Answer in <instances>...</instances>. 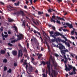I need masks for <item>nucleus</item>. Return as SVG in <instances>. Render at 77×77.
Masks as SVG:
<instances>
[{
	"instance_id": "nucleus-43",
	"label": "nucleus",
	"mask_w": 77,
	"mask_h": 77,
	"mask_svg": "<svg viewBox=\"0 0 77 77\" xmlns=\"http://www.w3.org/2000/svg\"><path fill=\"white\" fill-rule=\"evenodd\" d=\"M56 22L57 23H58V24H60V21L57 20V21H56Z\"/></svg>"
},
{
	"instance_id": "nucleus-63",
	"label": "nucleus",
	"mask_w": 77,
	"mask_h": 77,
	"mask_svg": "<svg viewBox=\"0 0 77 77\" xmlns=\"http://www.w3.org/2000/svg\"><path fill=\"white\" fill-rule=\"evenodd\" d=\"M68 76H69V75H68V74H66V77H68Z\"/></svg>"
},
{
	"instance_id": "nucleus-33",
	"label": "nucleus",
	"mask_w": 77,
	"mask_h": 77,
	"mask_svg": "<svg viewBox=\"0 0 77 77\" xmlns=\"http://www.w3.org/2000/svg\"><path fill=\"white\" fill-rule=\"evenodd\" d=\"M8 21L9 22H12V21H14V20H12V19H9L8 20Z\"/></svg>"
},
{
	"instance_id": "nucleus-14",
	"label": "nucleus",
	"mask_w": 77,
	"mask_h": 77,
	"mask_svg": "<svg viewBox=\"0 0 77 77\" xmlns=\"http://www.w3.org/2000/svg\"><path fill=\"white\" fill-rule=\"evenodd\" d=\"M33 22L35 24V25H38V24H39V22L37 20H35L34 21H33Z\"/></svg>"
},
{
	"instance_id": "nucleus-49",
	"label": "nucleus",
	"mask_w": 77,
	"mask_h": 77,
	"mask_svg": "<svg viewBox=\"0 0 77 77\" xmlns=\"http://www.w3.org/2000/svg\"><path fill=\"white\" fill-rule=\"evenodd\" d=\"M29 0L30 3H31V5H32V0Z\"/></svg>"
},
{
	"instance_id": "nucleus-10",
	"label": "nucleus",
	"mask_w": 77,
	"mask_h": 77,
	"mask_svg": "<svg viewBox=\"0 0 77 77\" xmlns=\"http://www.w3.org/2000/svg\"><path fill=\"white\" fill-rule=\"evenodd\" d=\"M24 35L22 34H20V40H21L24 38Z\"/></svg>"
},
{
	"instance_id": "nucleus-1",
	"label": "nucleus",
	"mask_w": 77,
	"mask_h": 77,
	"mask_svg": "<svg viewBox=\"0 0 77 77\" xmlns=\"http://www.w3.org/2000/svg\"><path fill=\"white\" fill-rule=\"evenodd\" d=\"M64 61V63H65V70L66 71H71V69H73V72H71V73L69 72V74L70 75H73V74H76V69H75V67H74L72 65H69L68 64V66L69 68H68V66L67 65H66V63H67V60H68V59H66Z\"/></svg>"
},
{
	"instance_id": "nucleus-61",
	"label": "nucleus",
	"mask_w": 77,
	"mask_h": 77,
	"mask_svg": "<svg viewBox=\"0 0 77 77\" xmlns=\"http://www.w3.org/2000/svg\"><path fill=\"white\" fill-rule=\"evenodd\" d=\"M57 18L58 20H60V17H59L58 16H57Z\"/></svg>"
},
{
	"instance_id": "nucleus-57",
	"label": "nucleus",
	"mask_w": 77,
	"mask_h": 77,
	"mask_svg": "<svg viewBox=\"0 0 77 77\" xmlns=\"http://www.w3.org/2000/svg\"><path fill=\"white\" fill-rule=\"evenodd\" d=\"M52 60L53 64H54V60L53 59V60Z\"/></svg>"
},
{
	"instance_id": "nucleus-8",
	"label": "nucleus",
	"mask_w": 77,
	"mask_h": 77,
	"mask_svg": "<svg viewBox=\"0 0 77 77\" xmlns=\"http://www.w3.org/2000/svg\"><path fill=\"white\" fill-rule=\"evenodd\" d=\"M20 14H21L22 16V17H25L26 16V14H24V11H20Z\"/></svg>"
},
{
	"instance_id": "nucleus-16",
	"label": "nucleus",
	"mask_w": 77,
	"mask_h": 77,
	"mask_svg": "<svg viewBox=\"0 0 77 77\" xmlns=\"http://www.w3.org/2000/svg\"><path fill=\"white\" fill-rule=\"evenodd\" d=\"M23 54L22 53V49H20V56L21 57L23 56Z\"/></svg>"
},
{
	"instance_id": "nucleus-64",
	"label": "nucleus",
	"mask_w": 77,
	"mask_h": 77,
	"mask_svg": "<svg viewBox=\"0 0 77 77\" xmlns=\"http://www.w3.org/2000/svg\"><path fill=\"white\" fill-rule=\"evenodd\" d=\"M71 38H72V39H75V38H74V37L72 36Z\"/></svg>"
},
{
	"instance_id": "nucleus-6",
	"label": "nucleus",
	"mask_w": 77,
	"mask_h": 77,
	"mask_svg": "<svg viewBox=\"0 0 77 77\" xmlns=\"http://www.w3.org/2000/svg\"><path fill=\"white\" fill-rule=\"evenodd\" d=\"M29 71H32V70L33 69L34 67H32L31 65H30V63H29Z\"/></svg>"
},
{
	"instance_id": "nucleus-35",
	"label": "nucleus",
	"mask_w": 77,
	"mask_h": 77,
	"mask_svg": "<svg viewBox=\"0 0 77 77\" xmlns=\"http://www.w3.org/2000/svg\"><path fill=\"white\" fill-rule=\"evenodd\" d=\"M51 8H50L48 10V12H49V13H51V12H52V11H51Z\"/></svg>"
},
{
	"instance_id": "nucleus-48",
	"label": "nucleus",
	"mask_w": 77,
	"mask_h": 77,
	"mask_svg": "<svg viewBox=\"0 0 77 77\" xmlns=\"http://www.w3.org/2000/svg\"><path fill=\"white\" fill-rule=\"evenodd\" d=\"M20 57V50H18V58Z\"/></svg>"
},
{
	"instance_id": "nucleus-23",
	"label": "nucleus",
	"mask_w": 77,
	"mask_h": 77,
	"mask_svg": "<svg viewBox=\"0 0 77 77\" xmlns=\"http://www.w3.org/2000/svg\"><path fill=\"white\" fill-rule=\"evenodd\" d=\"M25 24H26V22H25V21H23L22 26H24V28H25Z\"/></svg>"
},
{
	"instance_id": "nucleus-37",
	"label": "nucleus",
	"mask_w": 77,
	"mask_h": 77,
	"mask_svg": "<svg viewBox=\"0 0 77 77\" xmlns=\"http://www.w3.org/2000/svg\"><path fill=\"white\" fill-rule=\"evenodd\" d=\"M8 34H7L6 35H4V37L6 38H8Z\"/></svg>"
},
{
	"instance_id": "nucleus-26",
	"label": "nucleus",
	"mask_w": 77,
	"mask_h": 77,
	"mask_svg": "<svg viewBox=\"0 0 77 77\" xmlns=\"http://www.w3.org/2000/svg\"><path fill=\"white\" fill-rule=\"evenodd\" d=\"M49 32L50 33V36H51L54 34V32H53V31H51V32Z\"/></svg>"
},
{
	"instance_id": "nucleus-50",
	"label": "nucleus",
	"mask_w": 77,
	"mask_h": 77,
	"mask_svg": "<svg viewBox=\"0 0 77 77\" xmlns=\"http://www.w3.org/2000/svg\"><path fill=\"white\" fill-rule=\"evenodd\" d=\"M52 28L54 30H55L56 29V28L54 27V26H52Z\"/></svg>"
},
{
	"instance_id": "nucleus-32",
	"label": "nucleus",
	"mask_w": 77,
	"mask_h": 77,
	"mask_svg": "<svg viewBox=\"0 0 77 77\" xmlns=\"http://www.w3.org/2000/svg\"><path fill=\"white\" fill-rule=\"evenodd\" d=\"M3 62L6 63V62H7V59H4L3 60Z\"/></svg>"
},
{
	"instance_id": "nucleus-34",
	"label": "nucleus",
	"mask_w": 77,
	"mask_h": 77,
	"mask_svg": "<svg viewBox=\"0 0 77 77\" xmlns=\"http://www.w3.org/2000/svg\"><path fill=\"white\" fill-rule=\"evenodd\" d=\"M62 30L64 32H68V30L67 29H62Z\"/></svg>"
},
{
	"instance_id": "nucleus-51",
	"label": "nucleus",
	"mask_w": 77,
	"mask_h": 77,
	"mask_svg": "<svg viewBox=\"0 0 77 77\" xmlns=\"http://www.w3.org/2000/svg\"><path fill=\"white\" fill-rule=\"evenodd\" d=\"M14 66H17V63H14Z\"/></svg>"
},
{
	"instance_id": "nucleus-11",
	"label": "nucleus",
	"mask_w": 77,
	"mask_h": 77,
	"mask_svg": "<svg viewBox=\"0 0 77 77\" xmlns=\"http://www.w3.org/2000/svg\"><path fill=\"white\" fill-rule=\"evenodd\" d=\"M12 54L13 56H16L17 54V51H12Z\"/></svg>"
},
{
	"instance_id": "nucleus-22",
	"label": "nucleus",
	"mask_w": 77,
	"mask_h": 77,
	"mask_svg": "<svg viewBox=\"0 0 77 77\" xmlns=\"http://www.w3.org/2000/svg\"><path fill=\"white\" fill-rule=\"evenodd\" d=\"M52 73L53 74H54V75H56V71H55V70H52Z\"/></svg>"
},
{
	"instance_id": "nucleus-27",
	"label": "nucleus",
	"mask_w": 77,
	"mask_h": 77,
	"mask_svg": "<svg viewBox=\"0 0 77 77\" xmlns=\"http://www.w3.org/2000/svg\"><path fill=\"white\" fill-rule=\"evenodd\" d=\"M44 14L43 12H41V11H38V15H42V14Z\"/></svg>"
},
{
	"instance_id": "nucleus-38",
	"label": "nucleus",
	"mask_w": 77,
	"mask_h": 77,
	"mask_svg": "<svg viewBox=\"0 0 77 77\" xmlns=\"http://www.w3.org/2000/svg\"><path fill=\"white\" fill-rule=\"evenodd\" d=\"M54 55L55 56H56L57 57H59V55L58 54H55Z\"/></svg>"
},
{
	"instance_id": "nucleus-55",
	"label": "nucleus",
	"mask_w": 77,
	"mask_h": 77,
	"mask_svg": "<svg viewBox=\"0 0 77 77\" xmlns=\"http://www.w3.org/2000/svg\"><path fill=\"white\" fill-rule=\"evenodd\" d=\"M27 68H28V65H26V70H27Z\"/></svg>"
},
{
	"instance_id": "nucleus-54",
	"label": "nucleus",
	"mask_w": 77,
	"mask_h": 77,
	"mask_svg": "<svg viewBox=\"0 0 77 77\" xmlns=\"http://www.w3.org/2000/svg\"><path fill=\"white\" fill-rule=\"evenodd\" d=\"M74 33V30L72 31L71 32V34H72V35H73Z\"/></svg>"
},
{
	"instance_id": "nucleus-28",
	"label": "nucleus",
	"mask_w": 77,
	"mask_h": 77,
	"mask_svg": "<svg viewBox=\"0 0 77 77\" xmlns=\"http://www.w3.org/2000/svg\"><path fill=\"white\" fill-rule=\"evenodd\" d=\"M50 36H51V37L54 38H56V35L55 34H54V35H51Z\"/></svg>"
},
{
	"instance_id": "nucleus-31",
	"label": "nucleus",
	"mask_w": 77,
	"mask_h": 77,
	"mask_svg": "<svg viewBox=\"0 0 77 77\" xmlns=\"http://www.w3.org/2000/svg\"><path fill=\"white\" fill-rule=\"evenodd\" d=\"M12 71V70L11 69H9V70L7 71L8 72H9V73H11Z\"/></svg>"
},
{
	"instance_id": "nucleus-5",
	"label": "nucleus",
	"mask_w": 77,
	"mask_h": 77,
	"mask_svg": "<svg viewBox=\"0 0 77 77\" xmlns=\"http://www.w3.org/2000/svg\"><path fill=\"white\" fill-rule=\"evenodd\" d=\"M66 25L70 29H72V28H73V26L72 25V24H69L68 23H66Z\"/></svg>"
},
{
	"instance_id": "nucleus-36",
	"label": "nucleus",
	"mask_w": 77,
	"mask_h": 77,
	"mask_svg": "<svg viewBox=\"0 0 77 77\" xmlns=\"http://www.w3.org/2000/svg\"><path fill=\"white\" fill-rule=\"evenodd\" d=\"M61 41L62 42H63V43H65V44L66 43V41H65L64 40H61Z\"/></svg>"
},
{
	"instance_id": "nucleus-18",
	"label": "nucleus",
	"mask_w": 77,
	"mask_h": 77,
	"mask_svg": "<svg viewBox=\"0 0 77 77\" xmlns=\"http://www.w3.org/2000/svg\"><path fill=\"white\" fill-rule=\"evenodd\" d=\"M13 14H14L15 15H17L18 16L20 15V11H17V12H16L13 13Z\"/></svg>"
},
{
	"instance_id": "nucleus-24",
	"label": "nucleus",
	"mask_w": 77,
	"mask_h": 77,
	"mask_svg": "<svg viewBox=\"0 0 77 77\" xmlns=\"http://www.w3.org/2000/svg\"><path fill=\"white\" fill-rule=\"evenodd\" d=\"M18 41V39L17 40H12L11 41V43H14V42L15 43V42H17Z\"/></svg>"
},
{
	"instance_id": "nucleus-59",
	"label": "nucleus",
	"mask_w": 77,
	"mask_h": 77,
	"mask_svg": "<svg viewBox=\"0 0 77 77\" xmlns=\"http://www.w3.org/2000/svg\"><path fill=\"white\" fill-rule=\"evenodd\" d=\"M0 3L1 4V5H4V3H3V2H0Z\"/></svg>"
},
{
	"instance_id": "nucleus-44",
	"label": "nucleus",
	"mask_w": 77,
	"mask_h": 77,
	"mask_svg": "<svg viewBox=\"0 0 77 77\" xmlns=\"http://www.w3.org/2000/svg\"><path fill=\"white\" fill-rule=\"evenodd\" d=\"M60 36H62L63 38H64V39L66 38V37H65L64 35H63L62 34H61V35H60Z\"/></svg>"
},
{
	"instance_id": "nucleus-19",
	"label": "nucleus",
	"mask_w": 77,
	"mask_h": 77,
	"mask_svg": "<svg viewBox=\"0 0 77 77\" xmlns=\"http://www.w3.org/2000/svg\"><path fill=\"white\" fill-rule=\"evenodd\" d=\"M65 44L66 45H67V47H70V45L69 44V42H66V43H65Z\"/></svg>"
},
{
	"instance_id": "nucleus-21",
	"label": "nucleus",
	"mask_w": 77,
	"mask_h": 77,
	"mask_svg": "<svg viewBox=\"0 0 77 77\" xmlns=\"http://www.w3.org/2000/svg\"><path fill=\"white\" fill-rule=\"evenodd\" d=\"M60 39L59 38H55V41L56 42H58V41L60 42Z\"/></svg>"
},
{
	"instance_id": "nucleus-60",
	"label": "nucleus",
	"mask_w": 77,
	"mask_h": 77,
	"mask_svg": "<svg viewBox=\"0 0 77 77\" xmlns=\"http://www.w3.org/2000/svg\"><path fill=\"white\" fill-rule=\"evenodd\" d=\"M24 8L25 9H27V6H26V5H25Z\"/></svg>"
},
{
	"instance_id": "nucleus-25",
	"label": "nucleus",
	"mask_w": 77,
	"mask_h": 77,
	"mask_svg": "<svg viewBox=\"0 0 77 77\" xmlns=\"http://www.w3.org/2000/svg\"><path fill=\"white\" fill-rule=\"evenodd\" d=\"M19 4H20V2L18 1L17 3H15L14 5L16 6H19Z\"/></svg>"
},
{
	"instance_id": "nucleus-42",
	"label": "nucleus",
	"mask_w": 77,
	"mask_h": 77,
	"mask_svg": "<svg viewBox=\"0 0 77 77\" xmlns=\"http://www.w3.org/2000/svg\"><path fill=\"white\" fill-rule=\"evenodd\" d=\"M27 48H29V44L28 43H27Z\"/></svg>"
},
{
	"instance_id": "nucleus-3",
	"label": "nucleus",
	"mask_w": 77,
	"mask_h": 77,
	"mask_svg": "<svg viewBox=\"0 0 77 77\" xmlns=\"http://www.w3.org/2000/svg\"><path fill=\"white\" fill-rule=\"evenodd\" d=\"M34 41L35 42V44L36 45L37 47V49L38 50H40V46H39V42L38 41L37 39L36 38H34Z\"/></svg>"
},
{
	"instance_id": "nucleus-45",
	"label": "nucleus",
	"mask_w": 77,
	"mask_h": 77,
	"mask_svg": "<svg viewBox=\"0 0 77 77\" xmlns=\"http://www.w3.org/2000/svg\"><path fill=\"white\" fill-rule=\"evenodd\" d=\"M8 45L9 46H12V45L10 43H8Z\"/></svg>"
},
{
	"instance_id": "nucleus-52",
	"label": "nucleus",
	"mask_w": 77,
	"mask_h": 77,
	"mask_svg": "<svg viewBox=\"0 0 77 77\" xmlns=\"http://www.w3.org/2000/svg\"><path fill=\"white\" fill-rule=\"evenodd\" d=\"M37 34H38V35H39V36H41V34H40V32L37 31Z\"/></svg>"
},
{
	"instance_id": "nucleus-13",
	"label": "nucleus",
	"mask_w": 77,
	"mask_h": 77,
	"mask_svg": "<svg viewBox=\"0 0 77 77\" xmlns=\"http://www.w3.org/2000/svg\"><path fill=\"white\" fill-rule=\"evenodd\" d=\"M59 48L60 50H63V49L65 50V47L63 45H62L60 46H59Z\"/></svg>"
},
{
	"instance_id": "nucleus-41",
	"label": "nucleus",
	"mask_w": 77,
	"mask_h": 77,
	"mask_svg": "<svg viewBox=\"0 0 77 77\" xmlns=\"http://www.w3.org/2000/svg\"><path fill=\"white\" fill-rule=\"evenodd\" d=\"M64 55L63 57L65 59V60L66 59H68L67 58H66V55H65V54H63Z\"/></svg>"
},
{
	"instance_id": "nucleus-39",
	"label": "nucleus",
	"mask_w": 77,
	"mask_h": 77,
	"mask_svg": "<svg viewBox=\"0 0 77 77\" xmlns=\"http://www.w3.org/2000/svg\"><path fill=\"white\" fill-rule=\"evenodd\" d=\"M33 31L35 34H36V33H37V32H38V31H36V30L35 29H34Z\"/></svg>"
},
{
	"instance_id": "nucleus-47",
	"label": "nucleus",
	"mask_w": 77,
	"mask_h": 77,
	"mask_svg": "<svg viewBox=\"0 0 77 77\" xmlns=\"http://www.w3.org/2000/svg\"><path fill=\"white\" fill-rule=\"evenodd\" d=\"M27 65V63L26 62H25L24 63H23V65Z\"/></svg>"
},
{
	"instance_id": "nucleus-58",
	"label": "nucleus",
	"mask_w": 77,
	"mask_h": 77,
	"mask_svg": "<svg viewBox=\"0 0 77 77\" xmlns=\"http://www.w3.org/2000/svg\"><path fill=\"white\" fill-rule=\"evenodd\" d=\"M35 72L36 73H37V74H38V70L36 69L35 71Z\"/></svg>"
},
{
	"instance_id": "nucleus-46",
	"label": "nucleus",
	"mask_w": 77,
	"mask_h": 77,
	"mask_svg": "<svg viewBox=\"0 0 77 77\" xmlns=\"http://www.w3.org/2000/svg\"><path fill=\"white\" fill-rule=\"evenodd\" d=\"M7 70V67L6 66L4 67V70L6 71Z\"/></svg>"
},
{
	"instance_id": "nucleus-2",
	"label": "nucleus",
	"mask_w": 77,
	"mask_h": 77,
	"mask_svg": "<svg viewBox=\"0 0 77 77\" xmlns=\"http://www.w3.org/2000/svg\"><path fill=\"white\" fill-rule=\"evenodd\" d=\"M41 63L43 64V65H45V64L47 65V67L48 71L49 74L50 75V60L49 61L45 62L43 61H42Z\"/></svg>"
},
{
	"instance_id": "nucleus-56",
	"label": "nucleus",
	"mask_w": 77,
	"mask_h": 77,
	"mask_svg": "<svg viewBox=\"0 0 77 77\" xmlns=\"http://www.w3.org/2000/svg\"><path fill=\"white\" fill-rule=\"evenodd\" d=\"M17 36L18 38V40H20V35H17Z\"/></svg>"
},
{
	"instance_id": "nucleus-12",
	"label": "nucleus",
	"mask_w": 77,
	"mask_h": 77,
	"mask_svg": "<svg viewBox=\"0 0 77 77\" xmlns=\"http://www.w3.org/2000/svg\"><path fill=\"white\" fill-rule=\"evenodd\" d=\"M54 35H56V37L57 36H59V35L60 36V35H62V34L60 33L59 32H56L54 33Z\"/></svg>"
},
{
	"instance_id": "nucleus-15",
	"label": "nucleus",
	"mask_w": 77,
	"mask_h": 77,
	"mask_svg": "<svg viewBox=\"0 0 77 77\" xmlns=\"http://www.w3.org/2000/svg\"><path fill=\"white\" fill-rule=\"evenodd\" d=\"M28 28L29 29L28 30V31H29V32H33V29L32 28H30V26H29Z\"/></svg>"
},
{
	"instance_id": "nucleus-29",
	"label": "nucleus",
	"mask_w": 77,
	"mask_h": 77,
	"mask_svg": "<svg viewBox=\"0 0 77 77\" xmlns=\"http://www.w3.org/2000/svg\"><path fill=\"white\" fill-rule=\"evenodd\" d=\"M42 56V54H39L38 56V59H40V58H41Z\"/></svg>"
},
{
	"instance_id": "nucleus-9",
	"label": "nucleus",
	"mask_w": 77,
	"mask_h": 77,
	"mask_svg": "<svg viewBox=\"0 0 77 77\" xmlns=\"http://www.w3.org/2000/svg\"><path fill=\"white\" fill-rule=\"evenodd\" d=\"M20 48H21L22 49L23 51H24V52H27V51L26 50V48H24V49H23V48L22 47V46H21V45L20 44Z\"/></svg>"
},
{
	"instance_id": "nucleus-20",
	"label": "nucleus",
	"mask_w": 77,
	"mask_h": 77,
	"mask_svg": "<svg viewBox=\"0 0 77 77\" xmlns=\"http://www.w3.org/2000/svg\"><path fill=\"white\" fill-rule=\"evenodd\" d=\"M5 51L4 50H1L0 51L1 54H5Z\"/></svg>"
},
{
	"instance_id": "nucleus-7",
	"label": "nucleus",
	"mask_w": 77,
	"mask_h": 77,
	"mask_svg": "<svg viewBox=\"0 0 77 77\" xmlns=\"http://www.w3.org/2000/svg\"><path fill=\"white\" fill-rule=\"evenodd\" d=\"M55 17H56V16H55L53 15L52 16V18H51V22H54V23H56V21L53 20V19H54V18H55Z\"/></svg>"
},
{
	"instance_id": "nucleus-17",
	"label": "nucleus",
	"mask_w": 77,
	"mask_h": 77,
	"mask_svg": "<svg viewBox=\"0 0 77 77\" xmlns=\"http://www.w3.org/2000/svg\"><path fill=\"white\" fill-rule=\"evenodd\" d=\"M13 27L15 29V30L16 32V33H18V28H17V27L14 26H13Z\"/></svg>"
},
{
	"instance_id": "nucleus-53",
	"label": "nucleus",
	"mask_w": 77,
	"mask_h": 77,
	"mask_svg": "<svg viewBox=\"0 0 77 77\" xmlns=\"http://www.w3.org/2000/svg\"><path fill=\"white\" fill-rule=\"evenodd\" d=\"M60 20H63V21H65V19H63V18H60Z\"/></svg>"
},
{
	"instance_id": "nucleus-30",
	"label": "nucleus",
	"mask_w": 77,
	"mask_h": 77,
	"mask_svg": "<svg viewBox=\"0 0 77 77\" xmlns=\"http://www.w3.org/2000/svg\"><path fill=\"white\" fill-rule=\"evenodd\" d=\"M56 41V38H54V39H51V42H54Z\"/></svg>"
},
{
	"instance_id": "nucleus-4",
	"label": "nucleus",
	"mask_w": 77,
	"mask_h": 77,
	"mask_svg": "<svg viewBox=\"0 0 77 77\" xmlns=\"http://www.w3.org/2000/svg\"><path fill=\"white\" fill-rule=\"evenodd\" d=\"M69 51L67 49H66V50H62L61 51V53L62 54H66V52H69Z\"/></svg>"
},
{
	"instance_id": "nucleus-62",
	"label": "nucleus",
	"mask_w": 77,
	"mask_h": 77,
	"mask_svg": "<svg viewBox=\"0 0 77 77\" xmlns=\"http://www.w3.org/2000/svg\"><path fill=\"white\" fill-rule=\"evenodd\" d=\"M41 51H44V48L42 47L41 48Z\"/></svg>"
},
{
	"instance_id": "nucleus-40",
	"label": "nucleus",
	"mask_w": 77,
	"mask_h": 77,
	"mask_svg": "<svg viewBox=\"0 0 77 77\" xmlns=\"http://www.w3.org/2000/svg\"><path fill=\"white\" fill-rule=\"evenodd\" d=\"M42 75H43V77H47V75H45V73L42 74Z\"/></svg>"
}]
</instances>
